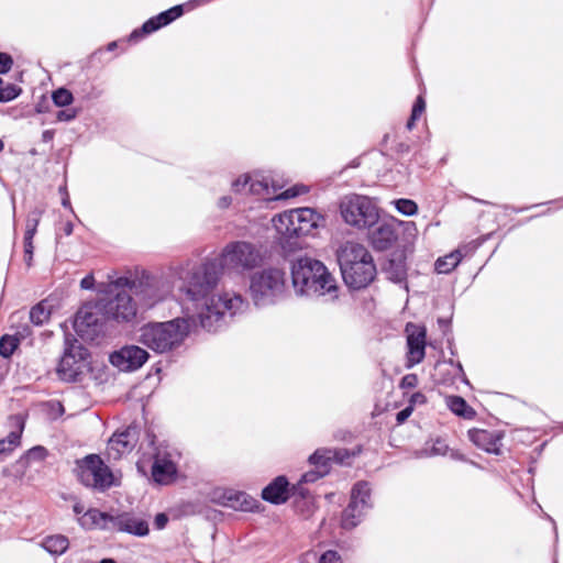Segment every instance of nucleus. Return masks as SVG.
I'll return each mask as SVG.
<instances>
[{
    "label": "nucleus",
    "mask_w": 563,
    "mask_h": 563,
    "mask_svg": "<svg viewBox=\"0 0 563 563\" xmlns=\"http://www.w3.org/2000/svg\"><path fill=\"white\" fill-rule=\"evenodd\" d=\"M88 351L77 341L68 344L59 361L57 374L65 382H75L87 367Z\"/></svg>",
    "instance_id": "f8f14e48"
},
{
    "label": "nucleus",
    "mask_w": 563,
    "mask_h": 563,
    "mask_svg": "<svg viewBox=\"0 0 563 563\" xmlns=\"http://www.w3.org/2000/svg\"><path fill=\"white\" fill-rule=\"evenodd\" d=\"M298 217L299 208L284 211L273 218V225L277 233L285 239L298 238L296 220Z\"/></svg>",
    "instance_id": "a878e982"
},
{
    "label": "nucleus",
    "mask_w": 563,
    "mask_h": 563,
    "mask_svg": "<svg viewBox=\"0 0 563 563\" xmlns=\"http://www.w3.org/2000/svg\"><path fill=\"white\" fill-rule=\"evenodd\" d=\"M371 253L367 249L360 243L347 241L342 244L336 251V258L341 272L351 268L357 262L368 258Z\"/></svg>",
    "instance_id": "412c9836"
},
{
    "label": "nucleus",
    "mask_w": 563,
    "mask_h": 563,
    "mask_svg": "<svg viewBox=\"0 0 563 563\" xmlns=\"http://www.w3.org/2000/svg\"><path fill=\"white\" fill-rule=\"evenodd\" d=\"M115 289L117 292L113 296L100 299L103 317L118 323L132 322L137 316L139 306L130 290L126 288Z\"/></svg>",
    "instance_id": "1a4fd4ad"
},
{
    "label": "nucleus",
    "mask_w": 563,
    "mask_h": 563,
    "mask_svg": "<svg viewBox=\"0 0 563 563\" xmlns=\"http://www.w3.org/2000/svg\"><path fill=\"white\" fill-rule=\"evenodd\" d=\"M407 333V367L419 364L424 358L426 328L413 323L406 325Z\"/></svg>",
    "instance_id": "f3484780"
},
{
    "label": "nucleus",
    "mask_w": 563,
    "mask_h": 563,
    "mask_svg": "<svg viewBox=\"0 0 563 563\" xmlns=\"http://www.w3.org/2000/svg\"><path fill=\"white\" fill-rule=\"evenodd\" d=\"M340 212L343 220L357 229L371 228L378 223L379 211L375 202L361 195L345 196L340 202Z\"/></svg>",
    "instance_id": "0eeeda50"
},
{
    "label": "nucleus",
    "mask_w": 563,
    "mask_h": 563,
    "mask_svg": "<svg viewBox=\"0 0 563 563\" xmlns=\"http://www.w3.org/2000/svg\"><path fill=\"white\" fill-rule=\"evenodd\" d=\"M288 482L284 476H278L262 490V498L272 504H283L288 499Z\"/></svg>",
    "instance_id": "cd10ccee"
},
{
    "label": "nucleus",
    "mask_w": 563,
    "mask_h": 563,
    "mask_svg": "<svg viewBox=\"0 0 563 563\" xmlns=\"http://www.w3.org/2000/svg\"><path fill=\"white\" fill-rule=\"evenodd\" d=\"M32 260H33V258H30V255H25V254H24V261H25V264H26L27 266H31V265H32Z\"/></svg>",
    "instance_id": "0e129e2a"
},
{
    "label": "nucleus",
    "mask_w": 563,
    "mask_h": 563,
    "mask_svg": "<svg viewBox=\"0 0 563 563\" xmlns=\"http://www.w3.org/2000/svg\"><path fill=\"white\" fill-rule=\"evenodd\" d=\"M219 265V271L243 274L257 267L263 256L260 249L246 241H234L228 243L218 258L214 260Z\"/></svg>",
    "instance_id": "39448f33"
},
{
    "label": "nucleus",
    "mask_w": 563,
    "mask_h": 563,
    "mask_svg": "<svg viewBox=\"0 0 563 563\" xmlns=\"http://www.w3.org/2000/svg\"><path fill=\"white\" fill-rule=\"evenodd\" d=\"M7 442L8 441L4 439L0 440V454H7L12 451V449L10 448V445Z\"/></svg>",
    "instance_id": "13d9d810"
},
{
    "label": "nucleus",
    "mask_w": 563,
    "mask_h": 563,
    "mask_svg": "<svg viewBox=\"0 0 563 563\" xmlns=\"http://www.w3.org/2000/svg\"><path fill=\"white\" fill-rule=\"evenodd\" d=\"M340 561L341 558L338 552L332 550L324 552L319 559V563H341Z\"/></svg>",
    "instance_id": "79ce46f5"
},
{
    "label": "nucleus",
    "mask_w": 563,
    "mask_h": 563,
    "mask_svg": "<svg viewBox=\"0 0 563 563\" xmlns=\"http://www.w3.org/2000/svg\"><path fill=\"white\" fill-rule=\"evenodd\" d=\"M62 205L66 208H70V201L67 192H65V196L62 199Z\"/></svg>",
    "instance_id": "e2e57ef3"
},
{
    "label": "nucleus",
    "mask_w": 563,
    "mask_h": 563,
    "mask_svg": "<svg viewBox=\"0 0 563 563\" xmlns=\"http://www.w3.org/2000/svg\"><path fill=\"white\" fill-rule=\"evenodd\" d=\"M286 289L285 272L268 267L254 273L250 282V292L257 307L273 305Z\"/></svg>",
    "instance_id": "423d86ee"
},
{
    "label": "nucleus",
    "mask_w": 563,
    "mask_h": 563,
    "mask_svg": "<svg viewBox=\"0 0 563 563\" xmlns=\"http://www.w3.org/2000/svg\"><path fill=\"white\" fill-rule=\"evenodd\" d=\"M468 439L479 449L494 454H499L501 434L497 431L484 429H472L468 431Z\"/></svg>",
    "instance_id": "5701e85b"
},
{
    "label": "nucleus",
    "mask_w": 563,
    "mask_h": 563,
    "mask_svg": "<svg viewBox=\"0 0 563 563\" xmlns=\"http://www.w3.org/2000/svg\"><path fill=\"white\" fill-rule=\"evenodd\" d=\"M418 118H419V117H413V114L411 113V117H410V119H409V120H408V122H407V128H408L409 130H411V129L415 126V122H416V120H417Z\"/></svg>",
    "instance_id": "680f3d73"
},
{
    "label": "nucleus",
    "mask_w": 563,
    "mask_h": 563,
    "mask_svg": "<svg viewBox=\"0 0 563 563\" xmlns=\"http://www.w3.org/2000/svg\"><path fill=\"white\" fill-rule=\"evenodd\" d=\"M395 206L405 216H413L418 211L416 202L409 199H398L395 201Z\"/></svg>",
    "instance_id": "58836bf2"
},
{
    "label": "nucleus",
    "mask_w": 563,
    "mask_h": 563,
    "mask_svg": "<svg viewBox=\"0 0 563 563\" xmlns=\"http://www.w3.org/2000/svg\"><path fill=\"white\" fill-rule=\"evenodd\" d=\"M113 515L90 508L82 516L78 517V523L86 530L99 529L112 531Z\"/></svg>",
    "instance_id": "393cba45"
},
{
    "label": "nucleus",
    "mask_w": 563,
    "mask_h": 563,
    "mask_svg": "<svg viewBox=\"0 0 563 563\" xmlns=\"http://www.w3.org/2000/svg\"><path fill=\"white\" fill-rule=\"evenodd\" d=\"M181 14H183V5H175L172 9L164 11V12L159 13L158 15L147 20L143 24L141 30H135L131 34V38H136L141 34L153 33L156 30L161 29L162 26L169 24L175 19L179 18Z\"/></svg>",
    "instance_id": "b1692460"
},
{
    "label": "nucleus",
    "mask_w": 563,
    "mask_h": 563,
    "mask_svg": "<svg viewBox=\"0 0 563 563\" xmlns=\"http://www.w3.org/2000/svg\"><path fill=\"white\" fill-rule=\"evenodd\" d=\"M44 456H45V449L42 446L33 448L27 452L29 460H35V459L42 460Z\"/></svg>",
    "instance_id": "8fccbe9b"
},
{
    "label": "nucleus",
    "mask_w": 563,
    "mask_h": 563,
    "mask_svg": "<svg viewBox=\"0 0 563 563\" xmlns=\"http://www.w3.org/2000/svg\"><path fill=\"white\" fill-rule=\"evenodd\" d=\"M13 65V59L5 53H0V74H7Z\"/></svg>",
    "instance_id": "37998d69"
},
{
    "label": "nucleus",
    "mask_w": 563,
    "mask_h": 563,
    "mask_svg": "<svg viewBox=\"0 0 563 563\" xmlns=\"http://www.w3.org/2000/svg\"><path fill=\"white\" fill-rule=\"evenodd\" d=\"M100 563H115L112 559H103Z\"/></svg>",
    "instance_id": "338daca9"
},
{
    "label": "nucleus",
    "mask_w": 563,
    "mask_h": 563,
    "mask_svg": "<svg viewBox=\"0 0 563 563\" xmlns=\"http://www.w3.org/2000/svg\"><path fill=\"white\" fill-rule=\"evenodd\" d=\"M107 318L101 310V301L95 305H85L76 313L74 328L79 336L85 340H93L103 331Z\"/></svg>",
    "instance_id": "9b49d317"
},
{
    "label": "nucleus",
    "mask_w": 563,
    "mask_h": 563,
    "mask_svg": "<svg viewBox=\"0 0 563 563\" xmlns=\"http://www.w3.org/2000/svg\"><path fill=\"white\" fill-rule=\"evenodd\" d=\"M325 474H328V470H317L316 468V471L305 473L301 476L299 484L312 483V482L317 481L318 478L323 477Z\"/></svg>",
    "instance_id": "a19ab883"
},
{
    "label": "nucleus",
    "mask_w": 563,
    "mask_h": 563,
    "mask_svg": "<svg viewBox=\"0 0 563 563\" xmlns=\"http://www.w3.org/2000/svg\"><path fill=\"white\" fill-rule=\"evenodd\" d=\"M175 274L180 283L179 290L195 303L199 310L200 324L208 331H214L225 314L233 317L246 307L244 299L238 294L211 296L221 274L213 260L200 264L187 263L176 268Z\"/></svg>",
    "instance_id": "f257e3e1"
},
{
    "label": "nucleus",
    "mask_w": 563,
    "mask_h": 563,
    "mask_svg": "<svg viewBox=\"0 0 563 563\" xmlns=\"http://www.w3.org/2000/svg\"><path fill=\"white\" fill-rule=\"evenodd\" d=\"M63 230L66 235H70L73 233V223L66 222Z\"/></svg>",
    "instance_id": "052dcab7"
},
{
    "label": "nucleus",
    "mask_w": 563,
    "mask_h": 563,
    "mask_svg": "<svg viewBox=\"0 0 563 563\" xmlns=\"http://www.w3.org/2000/svg\"><path fill=\"white\" fill-rule=\"evenodd\" d=\"M33 238L24 234V254L30 255V258H33Z\"/></svg>",
    "instance_id": "3c124183"
},
{
    "label": "nucleus",
    "mask_w": 563,
    "mask_h": 563,
    "mask_svg": "<svg viewBox=\"0 0 563 563\" xmlns=\"http://www.w3.org/2000/svg\"><path fill=\"white\" fill-rule=\"evenodd\" d=\"M42 547L53 555H62L69 547L67 537L62 534H54L46 537L42 541Z\"/></svg>",
    "instance_id": "7c9ffc66"
},
{
    "label": "nucleus",
    "mask_w": 563,
    "mask_h": 563,
    "mask_svg": "<svg viewBox=\"0 0 563 563\" xmlns=\"http://www.w3.org/2000/svg\"><path fill=\"white\" fill-rule=\"evenodd\" d=\"M168 521V518L165 514H157L155 517V526L157 529H163Z\"/></svg>",
    "instance_id": "864d4df0"
},
{
    "label": "nucleus",
    "mask_w": 563,
    "mask_h": 563,
    "mask_svg": "<svg viewBox=\"0 0 563 563\" xmlns=\"http://www.w3.org/2000/svg\"><path fill=\"white\" fill-rule=\"evenodd\" d=\"M22 429H23V426L21 424L20 426V430L19 431H12L9 433V435L4 439L7 440L8 444L10 445V448L13 450L20 442V437H21V432H22Z\"/></svg>",
    "instance_id": "a18cd8bd"
},
{
    "label": "nucleus",
    "mask_w": 563,
    "mask_h": 563,
    "mask_svg": "<svg viewBox=\"0 0 563 563\" xmlns=\"http://www.w3.org/2000/svg\"><path fill=\"white\" fill-rule=\"evenodd\" d=\"M51 137H52V134H51V132H49V131H45V132L43 133V139H44V140H48V139H51Z\"/></svg>",
    "instance_id": "69168bd1"
},
{
    "label": "nucleus",
    "mask_w": 563,
    "mask_h": 563,
    "mask_svg": "<svg viewBox=\"0 0 563 563\" xmlns=\"http://www.w3.org/2000/svg\"><path fill=\"white\" fill-rule=\"evenodd\" d=\"M426 102L421 96H419L413 104L412 114L413 117H420L424 111Z\"/></svg>",
    "instance_id": "09e8293b"
},
{
    "label": "nucleus",
    "mask_w": 563,
    "mask_h": 563,
    "mask_svg": "<svg viewBox=\"0 0 563 563\" xmlns=\"http://www.w3.org/2000/svg\"><path fill=\"white\" fill-rule=\"evenodd\" d=\"M418 384V377L415 374H408L402 377L400 387L402 388H413Z\"/></svg>",
    "instance_id": "49530a36"
},
{
    "label": "nucleus",
    "mask_w": 563,
    "mask_h": 563,
    "mask_svg": "<svg viewBox=\"0 0 563 563\" xmlns=\"http://www.w3.org/2000/svg\"><path fill=\"white\" fill-rule=\"evenodd\" d=\"M177 465L174 454L166 450H157L152 465L153 479L162 485H168L176 479Z\"/></svg>",
    "instance_id": "dca6fc26"
},
{
    "label": "nucleus",
    "mask_w": 563,
    "mask_h": 563,
    "mask_svg": "<svg viewBox=\"0 0 563 563\" xmlns=\"http://www.w3.org/2000/svg\"><path fill=\"white\" fill-rule=\"evenodd\" d=\"M387 278L394 283H401L406 279L407 267L401 256L390 258L384 266Z\"/></svg>",
    "instance_id": "c85d7f7f"
},
{
    "label": "nucleus",
    "mask_w": 563,
    "mask_h": 563,
    "mask_svg": "<svg viewBox=\"0 0 563 563\" xmlns=\"http://www.w3.org/2000/svg\"><path fill=\"white\" fill-rule=\"evenodd\" d=\"M52 310L53 305L49 302V300H42L31 309L30 319L34 324L41 325L49 319Z\"/></svg>",
    "instance_id": "473e14b6"
},
{
    "label": "nucleus",
    "mask_w": 563,
    "mask_h": 563,
    "mask_svg": "<svg viewBox=\"0 0 563 563\" xmlns=\"http://www.w3.org/2000/svg\"><path fill=\"white\" fill-rule=\"evenodd\" d=\"M52 99L57 107L69 106L74 100L71 92L65 88H59L54 91Z\"/></svg>",
    "instance_id": "4c0bfd02"
},
{
    "label": "nucleus",
    "mask_w": 563,
    "mask_h": 563,
    "mask_svg": "<svg viewBox=\"0 0 563 563\" xmlns=\"http://www.w3.org/2000/svg\"><path fill=\"white\" fill-rule=\"evenodd\" d=\"M354 453H351L346 449L339 450H330V449H321L314 452V460L319 457H324L325 460H332L339 464H349V460Z\"/></svg>",
    "instance_id": "72a5a7b5"
},
{
    "label": "nucleus",
    "mask_w": 563,
    "mask_h": 563,
    "mask_svg": "<svg viewBox=\"0 0 563 563\" xmlns=\"http://www.w3.org/2000/svg\"><path fill=\"white\" fill-rule=\"evenodd\" d=\"M114 47H115V43H114V42L110 43V44H109V46H108V48H109L110 51H111V49H113Z\"/></svg>",
    "instance_id": "774afa93"
},
{
    "label": "nucleus",
    "mask_w": 563,
    "mask_h": 563,
    "mask_svg": "<svg viewBox=\"0 0 563 563\" xmlns=\"http://www.w3.org/2000/svg\"><path fill=\"white\" fill-rule=\"evenodd\" d=\"M113 287L130 290L139 306V311L153 308L165 300L173 290L172 284L167 279L147 273L134 278L119 277L113 282Z\"/></svg>",
    "instance_id": "20e7f679"
},
{
    "label": "nucleus",
    "mask_w": 563,
    "mask_h": 563,
    "mask_svg": "<svg viewBox=\"0 0 563 563\" xmlns=\"http://www.w3.org/2000/svg\"><path fill=\"white\" fill-rule=\"evenodd\" d=\"M75 473L82 485L100 492L117 485L111 470L95 454L77 461Z\"/></svg>",
    "instance_id": "6e6552de"
},
{
    "label": "nucleus",
    "mask_w": 563,
    "mask_h": 563,
    "mask_svg": "<svg viewBox=\"0 0 563 563\" xmlns=\"http://www.w3.org/2000/svg\"><path fill=\"white\" fill-rule=\"evenodd\" d=\"M190 332L187 318H175L165 322H148L137 331V342L163 354L178 349Z\"/></svg>",
    "instance_id": "7ed1b4c3"
},
{
    "label": "nucleus",
    "mask_w": 563,
    "mask_h": 563,
    "mask_svg": "<svg viewBox=\"0 0 563 563\" xmlns=\"http://www.w3.org/2000/svg\"><path fill=\"white\" fill-rule=\"evenodd\" d=\"M445 402L453 413L464 419H473L476 415L475 410L460 396H449Z\"/></svg>",
    "instance_id": "c756f323"
},
{
    "label": "nucleus",
    "mask_w": 563,
    "mask_h": 563,
    "mask_svg": "<svg viewBox=\"0 0 563 563\" xmlns=\"http://www.w3.org/2000/svg\"><path fill=\"white\" fill-rule=\"evenodd\" d=\"M139 441V430L136 427H128L122 431L115 432L107 445V454L112 460H119L132 452Z\"/></svg>",
    "instance_id": "2eb2a0df"
},
{
    "label": "nucleus",
    "mask_w": 563,
    "mask_h": 563,
    "mask_svg": "<svg viewBox=\"0 0 563 563\" xmlns=\"http://www.w3.org/2000/svg\"><path fill=\"white\" fill-rule=\"evenodd\" d=\"M73 510L74 512L77 515V516H82L84 512H86L87 510L85 509V506L81 504V503H76L73 507Z\"/></svg>",
    "instance_id": "bf43d9fd"
},
{
    "label": "nucleus",
    "mask_w": 563,
    "mask_h": 563,
    "mask_svg": "<svg viewBox=\"0 0 563 563\" xmlns=\"http://www.w3.org/2000/svg\"><path fill=\"white\" fill-rule=\"evenodd\" d=\"M411 413H412V407H407V408L402 409L401 411H399L397 413V417H396L397 422L402 423L410 417Z\"/></svg>",
    "instance_id": "603ef678"
},
{
    "label": "nucleus",
    "mask_w": 563,
    "mask_h": 563,
    "mask_svg": "<svg viewBox=\"0 0 563 563\" xmlns=\"http://www.w3.org/2000/svg\"><path fill=\"white\" fill-rule=\"evenodd\" d=\"M21 92V88L13 84H9L3 88H0V102H8L15 99Z\"/></svg>",
    "instance_id": "ea45409f"
},
{
    "label": "nucleus",
    "mask_w": 563,
    "mask_h": 563,
    "mask_svg": "<svg viewBox=\"0 0 563 563\" xmlns=\"http://www.w3.org/2000/svg\"><path fill=\"white\" fill-rule=\"evenodd\" d=\"M113 530L137 537H145L150 531L147 521L132 512H122L113 516L112 531Z\"/></svg>",
    "instance_id": "aec40b11"
},
{
    "label": "nucleus",
    "mask_w": 563,
    "mask_h": 563,
    "mask_svg": "<svg viewBox=\"0 0 563 563\" xmlns=\"http://www.w3.org/2000/svg\"><path fill=\"white\" fill-rule=\"evenodd\" d=\"M369 239L376 250L384 251L389 249L397 240L395 225L390 222H380L371 232Z\"/></svg>",
    "instance_id": "bb28decb"
},
{
    "label": "nucleus",
    "mask_w": 563,
    "mask_h": 563,
    "mask_svg": "<svg viewBox=\"0 0 563 563\" xmlns=\"http://www.w3.org/2000/svg\"><path fill=\"white\" fill-rule=\"evenodd\" d=\"M19 345V340L12 335H3L0 339V355L4 358H9Z\"/></svg>",
    "instance_id": "e433bc0d"
},
{
    "label": "nucleus",
    "mask_w": 563,
    "mask_h": 563,
    "mask_svg": "<svg viewBox=\"0 0 563 563\" xmlns=\"http://www.w3.org/2000/svg\"><path fill=\"white\" fill-rule=\"evenodd\" d=\"M76 115H77V112L75 110L66 109V110H59L57 112L56 118H57L58 121H66L67 122V121L74 120L76 118Z\"/></svg>",
    "instance_id": "de8ad7c7"
},
{
    "label": "nucleus",
    "mask_w": 563,
    "mask_h": 563,
    "mask_svg": "<svg viewBox=\"0 0 563 563\" xmlns=\"http://www.w3.org/2000/svg\"><path fill=\"white\" fill-rule=\"evenodd\" d=\"M292 287L298 296L338 298V285L324 264L311 257L298 258L291 268Z\"/></svg>",
    "instance_id": "f03ea898"
},
{
    "label": "nucleus",
    "mask_w": 563,
    "mask_h": 563,
    "mask_svg": "<svg viewBox=\"0 0 563 563\" xmlns=\"http://www.w3.org/2000/svg\"><path fill=\"white\" fill-rule=\"evenodd\" d=\"M232 202V199L231 197L229 196H223L219 199L218 201V207L221 208V209H225L228 208Z\"/></svg>",
    "instance_id": "6e6d98bb"
},
{
    "label": "nucleus",
    "mask_w": 563,
    "mask_h": 563,
    "mask_svg": "<svg viewBox=\"0 0 563 563\" xmlns=\"http://www.w3.org/2000/svg\"><path fill=\"white\" fill-rule=\"evenodd\" d=\"M213 499L224 507L240 511H253L257 500L243 492L223 489L214 492Z\"/></svg>",
    "instance_id": "6ab92c4d"
},
{
    "label": "nucleus",
    "mask_w": 563,
    "mask_h": 563,
    "mask_svg": "<svg viewBox=\"0 0 563 563\" xmlns=\"http://www.w3.org/2000/svg\"><path fill=\"white\" fill-rule=\"evenodd\" d=\"M341 273L347 287L352 289H361L365 288L374 280L376 276V266L373 262V257L369 256Z\"/></svg>",
    "instance_id": "4468645a"
},
{
    "label": "nucleus",
    "mask_w": 563,
    "mask_h": 563,
    "mask_svg": "<svg viewBox=\"0 0 563 563\" xmlns=\"http://www.w3.org/2000/svg\"><path fill=\"white\" fill-rule=\"evenodd\" d=\"M44 211V207H35L30 211L25 223V235H29V238L35 235L37 225Z\"/></svg>",
    "instance_id": "c9c22d12"
},
{
    "label": "nucleus",
    "mask_w": 563,
    "mask_h": 563,
    "mask_svg": "<svg viewBox=\"0 0 563 563\" xmlns=\"http://www.w3.org/2000/svg\"><path fill=\"white\" fill-rule=\"evenodd\" d=\"M296 220L298 222V238L313 234L314 231L325 225V218L320 212L308 207L299 208V217Z\"/></svg>",
    "instance_id": "4be33fe9"
},
{
    "label": "nucleus",
    "mask_w": 563,
    "mask_h": 563,
    "mask_svg": "<svg viewBox=\"0 0 563 563\" xmlns=\"http://www.w3.org/2000/svg\"><path fill=\"white\" fill-rule=\"evenodd\" d=\"M80 286L84 289H90L93 286V278L91 276H86L81 282Z\"/></svg>",
    "instance_id": "4d7b16f0"
},
{
    "label": "nucleus",
    "mask_w": 563,
    "mask_h": 563,
    "mask_svg": "<svg viewBox=\"0 0 563 563\" xmlns=\"http://www.w3.org/2000/svg\"><path fill=\"white\" fill-rule=\"evenodd\" d=\"M313 457H314V453L310 456L309 461L312 465H314V467L317 470H328L329 471V465L332 462V460H325L324 457H319V459L314 460Z\"/></svg>",
    "instance_id": "c03bdc74"
},
{
    "label": "nucleus",
    "mask_w": 563,
    "mask_h": 563,
    "mask_svg": "<svg viewBox=\"0 0 563 563\" xmlns=\"http://www.w3.org/2000/svg\"><path fill=\"white\" fill-rule=\"evenodd\" d=\"M236 192H249L261 197L264 200L296 197L300 194L297 189H287L283 195H276V188L271 186L267 178L262 175H244L232 184Z\"/></svg>",
    "instance_id": "9d476101"
},
{
    "label": "nucleus",
    "mask_w": 563,
    "mask_h": 563,
    "mask_svg": "<svg viewBox=\"0 0 563 563\" xmlns=\"http://www.w3.org/2000/svg\"><path fill=\"white\" fill-rule=\"evenodd\" d=\"M461 260V252L455 250L443 257H439L434 264V268L439 274H449L459 265Z\"/></svg>",
    "instance_id": "2f4dec72"
},
{
    "label": "nucleus",
    "mask_w": 563,
    "mask_h": 563,
    "mask_svg": "<svg viewBox=\"0 0 563 563\" xmlns=\"http://www.w3.org/2000/svg\"><path fill=\"white\" fill-rule=\"evenodd\" d=\"M369 497L371 488L367 483L358 482L353 486L350 504L342 515L344 529H353L357 526L366 510L371 508Z\"/></svg>",
    "instance_id": "ddd939ff"
},
{
    "label": "nucleus",
    "mask_w": 563,
    "mask_h": 563,
    "mask_svg": "<svg viewBox=\"0 0 563 563\" xmlns=\"http://www.w3.org/2000/svg\"><path fill=\"white\" fill-rule=\"evenodd\" d=\"M448 451L446 443L441 439H435L431 442H427L424 448L417 453L418 457H431L438 455H444Z\"/></svg>",
    "instance_id": "f704fd0d"
},
{
    "label": "nucleus",
    "mask_w": 563,
    "mask_h": 563,
    "mask_svg": "<svg viewBox=\"0 0 563 563\" xmlns=\"http://www.w3.org/2000/svg\"><path fill=\"white\" fill-rule=\"evenodd\" d=\"M148 353L137 345H126L110 356L111 363L122 371H135L148 360Z\"/></svg>",
    "instance_id": "a211bd4d"
},
{
    "label": "nucleus",
    "mask_w": 563,
    "mask_h": 563,
    "mask_svg": "<svg viewBox=\"0 0 563 563\" xmlns=\"http://www.w3.org/2000/svg\"><path fill=\"white\" fill-rule=\"evenodd\" d=\"M411 404H424L427 401V398L421 393H416L411 396Z\"/></svg>",
    "instance_id": "5fc2aeb1"
}]
</instances>
